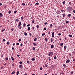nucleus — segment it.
Listing matches in <instances>:
<instances>
[{
  "label": "nucleus",
  "instance_id": "f257e3e1",
  "mask_svg": "<svg viewBox=\"0 0 75 75\" xmlns=\"http://www.w3.org/2000/svg\"><path fill=\"white\" fill-rule=\"evenodd\" d=\"M67 12H71L72 11V7L71 6L68 7L67 8Z\"/></svg>",
  "mask_w": 75,
  "mask_h": 75
},
{
  "label": "nucleus",
  "instance_id": "f03ea898",
  "mask_svg": "<svg viewBox=\"0 0 75 75\" xmlns=\"http://www.w3.org/2000/svg\"><path fill=\"white\" fill-rule=\"evenodd\" d=\"M21 21L19 22V24L18 25V28H19V29H21L22 27L21 26ZM21 26L20 27V26Z\"/></svg>",
  "mask_w": 75,
  "mask_h": 75
},
{
  "label": "nucleus",
  "instance_id": "7ed1b4c3",
  "mask_svg": "<svg viewBox=\"0 0 75 75\" xmlns=\"http://www.w3.org/2000/svg\"><path fill=\"white\" fill-rule=\"evenodd\" d=\"M53 54H54V52H49V56H50L51 55V56H52Z\"/></svg>",
  "mask_w": 75,
  "mask_h": 75
},
{
  "label": "nucleus",
  "instance_id": "20e7f679",
  "mask_svg": "<svg viewBox=\"0 0 75 75\" xmlns=\"http://www.w3.org/2000/svg\"><path fill=\"white\" fill-rule=\"evenodd\" d=\"M19 67L20 69H23V65H20L19 66Z\"/></svg>",
  "mask_w": 75,
  "mask_h": 75
},
{
  "label": "nucleus",
  "instance_id": "39448f33",
  "mask_svg": "<svg viewBox=\"0 0 75 75\" xmlns=\"http://www.w3.org/2000/svg\"><path fill=\"white\" fill-rule=\"evenodd\" d=\"M52 34V37H54V32H53Z\"/></svg>",
  "mask_w": 75,
  "mask_h": 75
},
{
  "label": "nucleus",
  "instance_id": "423d86ee",
  "mask_svg": "<svg viewBox=\"0 0 75 75\" xmlns=\"http://www.w3.org/2000/svg\"><path fill=\"white\" fill-rule=\"evenodd\" d=\"M70 62V60L69 59H67L66 62V63H68Z\"/></svg>",
  "mask_w": 75,
  "mask_h": 75
},
{
  "label": "nucleus",
  "instance_id": "0eeeda50",
  "mask_svg": "<svg viewBox=\"0 0 75 75\" xmlns=\"http://www.w3.org/2000/svg\"><path fill=\"white\" fill-rule=\"evenodd\" d=\"M0 17H2L3 16V15L1 13H0Z\"/></svg>",
  "mask_w": 75,
  "mask_h": 75
},
{
  "label": "nucleus",
  "instance_id": "6e6552de",
  "mask_svg": "<svg viewBox=\"0 0 75 75\" xmlns=\"http://www.w3.org/2000/svg\"><path fill=\"white\" fill-rule=\"evenodd\" d=\"M24 18V17L23 16H22L21 18V20L22 21H24V20H23V18Z\"/></svg>",
  "mask_w": 75,
  "mask_h": 75
},
{
  "label": "nucleus",
  "instance_id": "1a4fd4ad",
  "mask_svg": "<svg viewBox=\"0 0 75 75\" xmlns=\"http://www.w3.org/2000/svg\"><path fill=\"white\" fill-rule=\"evenodd\" d=\"M63 66L64 68H67V66H66V65L65 64H63Z\"/></svg>",
  "mask_w": 75,
  "mask_h": 75
},
{
  "label": "nucleus",
  "instance_id": "9d476101",
  "mask_svg": "<svg viewBox=\"0 0 75 75\" xmlns=\"http://www.w3.org/2000/svg\"><path fill=\"white\" fill-rule=\"evenodd\" d=\"M62 15L63 16V17H64V18H65V14L64 13L63 14H62Z\"/></svg>",
  "mask_w": 75,
  "mask_h": 75
},
{
  "label": "nucleus",
  "instance_id": "9b49d317",
  "mask_svg": "<svg viewBox=\"0 0 75 75\" xmlns=\"http://www.w3.org/2000/svg\"><path fill=\"white\" fill-rule=\"evenodd\" d=\"M33 44L34 45V46H37V44L35 43V42L33 43Z\"/></svg>",
  "mask_w": 75,
  "mask_h": 75
},
{
  "label": "nucleus",
  "instance_id": "f8f14e48",
  "mask_svg": "<svg viewBox=\"0 0 75 75\" xmlns=\"http://www.w3.org/2000/svg\"><path fill=\"white\" fill-rule=\"evenodd\" d=\"M31 60H32V61H35V58H33Z\"/></svg>",
  "mask_w": 75,
  "mask_h": 75
},
{
  "label": "nucleus",
  "instance_id": "ddd939ff",
  "mask_svg": "<svg viewBox=\"0 0 75 75\" xmlns=\"http://www.w3.org/2000/svg\"><path fill=\"white\" fill-rule=\"evenodd\" d=\"M51 48H54V46L53 45H51Z\"/></svg>",
  "mask_w": 75,
  "mask_h": 75
},
{
  "label": "nucleus",
  "instance_id": "4468645a",
  "mask_svg": "<svg viewBox=\"0 0 75 75\" xmlns=\"http://www.w3.org/2000/svg\"><path fill=\"white\" fill-rule=\"evenodd\" d=\"M60 45V46H62V45H64V44H63V43H61V44H59Z\"/></svg>",
  "mask_w": 75,
  "mask_h": 75
},
{
  "label": "nucleus",
  "instance_id": "2eb2a0df",
  "mask_svg": "<svg viewBox=\"0 0 75 75\" xmlns=\"http://www.w3.org/2000/svg\"><path fill=\"white\" fill-rule=\"evenodd\" d=\"M16 21L17 22H18V21H19V19H18V18L16 19Z\"/></svg>",
  "mask_w": 75,
  "mask_h": 75
},
{
  "label": "nucleus",
  "instance_id": "dca6fc26",
  "mask_svg": "<svg viewBox=\"0 0 75 75\" xmlns=\"http://www.w3.org/2000/svg\"><path fill=\"white\" fill-rule=\"evenodd\" d=\"M71 14H69L67 16L68 17H71Z\"/></svg>",
  "mask_w": 75,
  "mask_h": 75
},
{
  "label": "nucleus",
  "instance_id": "f3484780",
  "mask_svg": "<svg viewBox=\"0 0 75 75\" xmlns=\"http://www.w3.org/2000/svg\"><path fill=\"white\" fill-rule=\"evenodd\" d=\"M37 38H35L34 40V41H37Z\"/></svg>",
  "mask_w": 75,
  "mask_h": 75
},
{
  "label": "nucleus",
  "instance_id": "a211bd4d",
  "mask_svg": "<svg viewBox=\"0 0 75 75\" xmlns=\"http://www.w3.org/2000/svg\"><path fill=\"white\" fill-rule=\"evenodd\" d=\"M16 73V72L15 71H13L12 73L11 74L13 75V74H15Z\"/></svg>",
  "mask_w": 75,
  "mask_h": 75
},
{
  "label": "nucleus",
  "instance_id": "6ab92c4d",
  "mask_svg": "<svg viewBox=\"0 0 75 75\" xmlns=\"http://www.w3.org/2000/svg\"><path fill=\"white\" fill-rule=\"evenodd\" d=\"M24 34L25 35H27L28 34H27V33L25 32L24 33Z\"/></svg>",
  "mask_w": 75,
  "mask_h": 75
},
{
  "label": "nucleus",
  "instance_id": "aec40b11",
  "mask_svg": "<svg viewBox=\"0 0 75 75\" xmlns=\"http://www.w3.org/2000/svg\"><path fill=\"white\" fill-rule=\"evenodd\" d=\"M17 75H18L19 74V71H17Z\"/></svg>",
  "mask_w": 75,
  "mask_h": 75
},
{
  "label": "nucleus",
  "instance_id": "412c9836",
  "mask_svg": "<svg viewBox=\"0 0 75 75\" xmlns=\"http://www.w3.org/2000/svg\"><path fill=\"white\" fill-rule=\"evenodd\" d=\"M11 59L12 61H14V58H13V57H11Z\"/></svg>",
  "mask_w": 75,
  "mask_h": 75
},
{
  "label": "nucleus",
  "instance_id": "4be33fe9",
  "mask_svg": "<svg viewBox=\"0 0 75 75\" xmlns=\"http://www.w3.org/2000/svg\"><path fill=\"white\" fill-rule=\"evenodd\" d=\"M11 11H9L8 12V13L9 14H11Z\"/></svg>",
  "mask_w": 75,
  "mask_h": 75
},
{
  "label": "nucleus",
  "instance_id": "5701e85b",
  "mask_svg": "<svg viewBox=\"0 0 75 75\" xmlns=\"http://www.w3.org/2000/svg\"><path fill=\"white\" fill-rule=\"evenodd\" d=\"M7 45H9V44H10V42H7Z\"/></svg>",
  "mask_w": 75,
  "mask_h": 75
},
{
  "label": "nucleus",
  "instance_id": "b1692460",
  "mask_svg": "<svg viewBox=\"0 0 75 75\" xmlns=\"http://www.w3.org/2000/svg\"><path fill=\"white\" fill-rule=\"evenodd\" d=\"M23 26H24V27H25L26 25V24H25V23H23Z\"/></svg>",
  "mask_w": 75,
  "mask_h": 75
},
{
  "label": "nucleus",
  "instance_id": "393cba45",
  "mask_svg": "<svg viewBox=\"0 0 75 75\" xmlns=\"http://www.w3.org/2000/svg\"><path fill=\"white\" fill-rule=\"evenodd\" d=\"M51 41L52 42H53V40H52V38H51Z\"/></svg>",
  "mask_w": 75,
  "mask_h": 75
},
{
  "label": "nucleus",
  "instance_id": "a878e982",
  "mask_svg": "<svg viewBox=\"0 0 75 75\" xmlns=\"http://www.w3.org/2000/svg\"><path fill=\"white\" fill-rule=\"evenodd\" d=\"M45 40L46 42L48 41V39H47V38H45Z\"/></svg>",
  "mask_w": 75,
  "mask_h": 75
},
{
  "label": "nucleus",
  "instance_id": "bb28decb",
  "mask_svg": "<svg viewBox=\"0 0 75 75\" xmlns=\"http://www.w3.org/2000/svg\"><path fill=\"white\" fill-rule=\"evenodd\" d=\"M36 27H37V28H39V25H37L36 26Z\"/></svg>",
  "mask_w": 75,
  "mask_h": 75
},
{
  "label": "nucleus",
  "instance_id": "cd10ccee",
  "mask_svg": "<svg viewBox=\"0 0 75 75\" xmlns=\"http://www.w3.org/2000/svg\"><path fill=\"white\" fill-rule=\"evenodd\" d=\"M54 59H57V57L56 56H55L54 57Z\"/></svg>",
  "mask_w": 75,
  "mask_h": 75
},
{
  "label": "nucleus",
  "instance_id": "c85d7f7f",
  "mask_svg": "<svg viewBox=\"0 0 75 75\" xmlns=\"http://www.w3.org/2000/svg\"><path fill=\"white\" fill-rule=\"evenodd\" d=\"M64 48H65V49H67V46H66V45L64 46Z\"/></svg>",
  "mask_w": 75,
  "mask_h": 75
},
{
  "label": "nucleus",
  "instance_id": "c756f323",
  "mask_svg": "<svg viewBox=\"0 0 75 75\" xmlns=\"http://www.w3.org/2000/svg\"><path fill=\"white\" fill-rule=\"evenodd\" d=\"M69 36L70 37H72V35H69Z\"/></svg>",
  "mask_w": 75,
  "mask_h": 75
},
{
  "label": "nucleus",
  "instance_id": "7c9ffc66",
  "mask_svg": "<svg viewBox=\"0 0 75 75\" xmlns=\"http://www.w3.org/2000/svg\"><path fill=\"white\" fill-rule=\"evenodd\" d=\"M48 24V23L47 22H46L44 23V24H45V25H47V24Z\"/></svg>",
  "mask_w": 75,
  "mask_h": 75
},
{
  "label": "nucleus",
  "instance_id": "2f4dec72",
  "mask_svg": "<svg viewBox=\"0 0 75 75\" xmlns=\"http://www.w3.org/2000/svg\"><path fill=\"white\" fill-rule=\"evenodd\" d=\"M45 35V33H44L42 34V36H44V35Z\"/></svg>",
  "mask_w": 75,
  "mask_h": 75
},
{
  "label": "nucleus",
  "instance_id": "473e14b6",
  "mask_svg": "<svg viewBox=\"0 0 75 75\" xmlns=\"http://www.w3.org/2000/svg\"><path fill=\"white\" fill-rule=\"evenodd\" d=\"M58 35H61V34L60 33H59L58 34Z\"/></svg>",
  "mask_w": 75,
  "mask_h": 75
},
{
  "label": "nucleus",
  "instance_id": "72a5a7b5",
  "mask_svg": "<svg viewBox=\"0 0 75 75\" xmlns=\"http://www.w3.org/2000/svg\"><path fill=\"white\" fill-rule=\"evenodd\" d=\"M45 67H48V65H47V64H45Z\"/></svg>",
  "mask_w": 75,
  "mask_h": 75
},
{
  "label": "nucleus",
  "instance_id": "f704fd0d",
  "mask_svg": "<svg viewBox=\"0 0 75 75\" xmlns=\"http://www.w3.org/2000/svg\"><path fill=\"white\" fill-rule=\"evenodd\" d=\"M35 4H36V5H38L39 4V3L38 2H37Z\"/></svg>",
  "mask_w": 75,
  "mask_h": 75
},
{
  "label": "nucleus",
  "instance_id": "c9c22d12",
  "mask_svg": "<svg viewBox=\"0 0 75 75\" xmlns=\"http://www.w3.org/2000/svg\"><path fill=\"white\" fill-rule=\"evenodd\" d=\"M28 31H29V30H30V27H28Z\"/></svg>",
  "mask_w": 75,
  "mask_h": 75
},
{
  "label": "nucleus",
  "instance_id": "e433bc0d",
  "mask_svg": "<svg viewBox=\"0 0 75 75\" xmlns=\"http://www.w3.org/2000/svg\"><path fill=\"white\" fill-rule=\"evenodd\" d=\"M21 41V39H20L18 40V41L20 42V41Z\"/></svg>",
  "mask_w": 75,
  "mask_h": 75
},
{
  "label": "nucleus",
  "instance_id": "4c0bfd02",
  "mask_svg": "<svg viewBox=\"0 0 75 75\" xmlns=\"http://www.w3.org/2000/svg\"><path fill=\"white\" fill-rule=\"evenodd\" d=\"M40 70H42V67H40Z\"/></svg>",
  "mask_w": 75,
  "mask_h": 75
},
{
  "label": "nucleus",
  "instance_id": "58836bf2",
  "mask_svg": "<svg viewBox=\"0 0 75 75\" xmlns=\"http://www.w3.org/2000/svg\"><path fill=\"white\" fill-rule=\"evenodd\" d=\"M22 5H23V6H25V4L23 3L22 4Z\"/></svg>",
  "mask_w": 75,
  "mask_h": 75
},
{
  "label": "nucleus",
  "instance_id": "ea45409f",
  "mask_svg": "<svg viewBox=\"0 0 75 75\" xmlns=\"http://www.w3.org/2000/svg\"><path fill=\"white\" fill-rule=\"evenodd\" d=\"M69 23V21H66V24H68V23Z\"/></svg>",
  "mask_w": 75,
  "mask_h": 75
},
{
  "label": "nucleus",
  "instance_id": "a19ab883",
  "mask_svg": "<svg viewBox=\"0 0 75 75\" xmlns=\"http://www.w3.org/2000/svg\"><path fill=\"white\" fill-rule=\"evenodd\" d=\"M27 42H28L27 41H25V44H27Z\"/></svg>",
  "mask_w": 75,
  "mask_h": 75
},
{
  "label": "nucleus",
  "instance_id": "79ce46f5",
  "mask_svg": "<svg viewBox=\"0 0 75 75\" xmlns=\"http://www.w3.org/2000/svg\"><path fill=\"white\" fill-rule=\"evenodd\" d=\"M17 13V11H14V13Z\"/></svg>",
  "mask_w": 75,
  "mask_h": 75
},
{
  "label": "nucleus",
  "instance_id": "37998d69",
  "mask_svg": "<svg viewBox=\"0 0 75 75\" xmlns=\"http://www.w3.org/2000/svg\"><path fill=\"white\" fill-rule=\"evenodd\" d=\"M33 50H35V47H33Z\"/></svg>",
  "mask_w": 75,
  "mask_h": 75
},
{
  "label": "nucleus",
  "instance_id": "c03bdc74",
  "mask_svg": "<svg viewBox=\"0 0 75 75\" xmlns=\"http://www.w3.org/2000/svg\"><path fill=\"white\" fill-rule=\"evenodd\" d=\"M27 63H28V64H29L30 63V62L28 61H27Z\"/></svg>",
  "mask_w": 75,
  "mask_h": 75
},
{
  "label": "nucleus",
  "instance_id": "a18cd8bd",
  "mask_svg": "<svg viewBox=\"0 0 75 75\" xmlns=\"http://www.w3.org/2000/svg\"><path fill=\"white\" fill-rule=\"evenodd\" d=\"M61 11H62V12H64V11L65 12V11H64V10H62Z\"/></svg>",
  "mask_w": 75,
  "mask_h": 75
},
{
  "label": "nucleus",
  "instance_id": "49530a36",
  "mask_svg": "<svg viewBox=\"0 0 75 75\" xmlns=\"http://www.w3.org/2000/svg\"><path fill=\"white\" fill-rule=\"evenodd\" d=\"M3 41H6V40H5V39H3Z\"/></svg>",
  "mask_w": 75,
  "mask_h": 75
},
{
  "label": "nucleus",
  "instance_id": "de8ad7c7",
  "mask_svg": "<svg viewBox=\"0 0 75 75\" xmlns=\"http://www.w3.org/2000/svg\"><path fill=\"white\" fill-rule=\"evenodd\" d=\"M6 60H7H7H8V57L6 58Z\"/></svg>",
  "mask_w": 75,
  "mask_h": 75
},
{
  "label": "nucleus",
  "instance_id": "09e8293b",
  "mask_svg": "<svg viewBox=\"0 0 75 75\" xmlns=\"http://www.w3.org/2000/svg\"><path fill=\"white\" fill-rule=\"evenodd\" d=\"M50 27H52V24H50Z\"/></svg>",
  "mask_w": 75,
  "mask_h": 75
},
{
  "label": "nucleus",
  "instance_id": "8fccbe9b",
  "mask_svg": "<svg viewBox=\"0 0 75 75\" xmlns=\"http://www.w3.org/2000/svg\"><path fill=\"white\" fill-rule=\"evenodd\" d=\"M19 63L20 64H22V62H19Z\"/></svg>",
  "mask_w": 75,
  "mask_h": 75
},
{
  "label": "nucleus",
  "instance_id": "3c124183",
  "mask_svg": "<svg viewBox=\"0 0 75 75\" xmlns=\"http://www.w3.org/2000/svg\"><path fill=\"white\" fill-rule=\"evenodd\" d=\"M16 45H19V43H17Z\"/></svg>",
  "mask_w": 75,
  "mask_h": 75
},
{
  "label": "nucleus",
  "instance_id": "603ef678",
  "mask_svg": "<svg viewBox=\"0 0 75 75\" xmlns=\"http://www.w3.org/2000/svg\"><path fill=\"white\" fill-rule=\"evenodd\" d=\"M5 30V29H4L2 30V32H3V31H4Z\"/></svg>",
  "mask_w": 75,
  "mask_h": 75
},
{
  "label": "nucleus",
  "instance_id": "864d4df0",
  "mask_svg": "<svg viewBox=\"0 0 75 75\" xmlns=\"http://www.w3.org/2000/svg\"><path fill=\"white\" fill-rule=\"evenodd\" d=\"M44 30H47V28H44Z\"/></svg>",
  "mask_w": 75,
  "mask_h": 75
},
{
  "label": "nucleus",
  "instance_id": "5fc2aeb1",
  "mask_svg": "<svg viewBox=\"0 0 75 75\" xmlns=\"http://www.w3.org/2000/svg\"><path fill=\"white\" fill-rule=\"evenodd\" d=\"M30 25V24H28L27 25V27H29Z\"/></svg>",
  "mask_w": 75,
  "mask_h": 75
},
{
  "label": "nucleus",
  "instance_id": "6e6d98bb",
  "mask_svg": "<svg viewBox=\"0 0 75 75\" xmlns=\"http://www.w3.org/2000/svg\"><path fill=\"white\" fill-rule=\"evenodd\" d=\"M65 1H64L63 2V4H65Z\"/></svg>",
  "mask_w": 75,
  "mask_h": 75
},
{
  "label": "nucleus",
  "instance_id": "4d7b16f0",
  "mask_svg": "<svg viewBox=\"0 0 75 75\" xmlns=\"http://www.w3.org/2000/svg\"><path fill=\"white\" fill-rule=\"evenodd\" d=\"M71 2H69V4H70V5H71Z\"/></svg>",
  "mask_w": 75,
  "mask_h": 75
},
{
  "label": "nucleus",
  "instance_id": "13d9d810",
  "mask_svg": "<svg viewBox=\"0 0 75 75\" xmlns=\"http://www.w3.org/2000/svg\"><path fill=\"white\" fill-rule=\"evenodd\" d=\"M11 31H13L14 30V29L13 28H12L11 29Z\"/></svg>",
  "mask_w": 75,
  "mask_h": 75
},
{
  "label": "nucleus",
  "instance_id": "bf43d9fd",
  "mask_svg": "<svg viewBox=\"0 0 75 75\" xmlns=\"http://www.w3.org/2000/svg\"><path fill=\"white\" fill-rule=\"evenodd\" d=\"M32 23H34L35 21H33Z\"/></svg>",
  "mask_w": 75,
  "mask_h": 75
},
{
  "label": "nucleus",
  "instance_id": "052dcab7",
  "mask_svg": "<svg viewBox=\"0 0 75 75\" xmlns=\"http://www.w3.org/2000/svg\"><path fill=\"white\" fill-rule=\"evenodd\" d=\"M50 33H51L50 32H48V34L49 35H50Z\"/></svg>",
  "mask_w": 75,
  "mask_h": 75
},
{
  "label": "nucleus",
  "instance_id": "680f3d73",
  "mask_svg": "<svg viewBox=\"0 0 75 75\" xmlns=\"http://www.w3.org/2000/svg\"><path fill=\"white\" fill-rule=\"evenodd\" d=\"M29 34L30 36H31V33H30Z\"/></svg>",
  "mask_w": 75,
  "mask_h": 75
},
{
  "label": "nucleus",
  "instance_id": "e2e57ef3",
  "mask_svg": "<svg viewBox=\"0 0 75 75\" xmlns=\"http://www.w3.org/2000/svg\"><path fill=\"white\" fill-rule=\"evenodd\" d=\"M32 28H33V30H34V28H35V27H33Z\"/></svg>",
  "mask_w": 75,
  "mask_h": 75
},
{
  "label": "nucleus",
  "instance_id": "0e129e2a",
  "mask_svg": "<svg viewBox=\"0 0 75 75\" xmlns=\"http://www.w3.org/2000/svg\"><path fill=\"white\" fill-rule=\"evenodd\" d=\"M73 61H75V59H73Z\"/></svg>",
  "mask_w": 75,
  "mask_h": 75
},
{
  "label": "nucleus",
  "instance_id": "69168bd1",
  "mask_svg": "<svg viewBox=\"0 0 75 75\" xmlns=\"http://www.w3.org/2000/svg\"><path fill=\"white\" fill-rule=\"evenodd\" d=\"M75 17L74 16L73 17V19H75Z\"/></svg>",
  "mask_w": 75,
  "mask_h": 75
},
{
  "label": "nucleus",
  "instance_id": "338daca9",
  "mask_svg": "<svg viewBox=\"0 0 75 75\" xmlns=\"http://www.w3.org/2000/svg\"><path fill=\"white\" fill-rule=\"evenodd\" d=\"M21 47H22V46H23V44L22 43L21 44Z\"/></svg>",
  "mask_w": 75,
  "mask_h": 75
},
{
  "label": "nucleus",
  "instance_id": "774afa93",
  "mask_svg": "<svg viewBox=\"0 0 75 75\" xmlns=\"http://www.w3.org/2000/svg\"><path fill=\"white\" fill-rule=\"evenodd\" d=\"M73 12H74V13H75V10H73Z\"/></svg>",
  "mask_w": 75,
  "mask_h": 75
}]
</instances>
